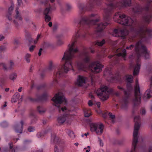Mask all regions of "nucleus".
<instances>
[{
  "instance_id": "nucleus-41",
  "label": "nucleus",
  "mask_w": 152,
  "mask_h": 152,
  "mask_svg": "<svg viewBox=\"0 0 152 152\" xmlns=\"http://www.w3.org/2000/svg\"><path fill=\"white\" fill-rule=\"evenodd\" d=\"M31 55L29 53H27L25 56V60L26 62L28 63H29L30 61V58Z\"/></svg>"
},
{
  "instance_id": "nucleus-34",
  "label": "nucleus",
  "mask_w": 152,
  "mask_h": 152,
  "mask_svg": "<svg viewBox=\"0 0 152 152\" xmlns=\"http://www.w3.org/2000/svg\"><path fill=\"white\" fill-rule=\"evenodd\" d=\"M37 110L39 113L42 114L44 113L45 112L46 110L42 107L39 106L37 107Z\"/></svg>"
},
{
  "instance_id": "nucleus-53",
  "label": "nucleus",
  "mask_w": 152,
  "mask_h": 152,
  "mask_svg": "<svg viewBox=\"0 0 152 152\" xmlns=\"http://www.w3.org/2000/svg\"><path fill=\"white\" fill-rule=\"evenodd\" d=\"M127 80L128 83H132L133 81L132 79L131 78V77H128V78H127Z\"/></svg>"
},
{
  "instance_id": "nucleus-24",
  "label": "nucleus",
  "mask_w": 152,
  "mask_h": 152,
  "mask_svg": "<svg viewBox=\"0 0 152 152\" xmlns=\"http://www.w3.org/2000/svg\"><path fill=\"white\" fill-rule=\"evenodd\" d=\"M107 23H101L97 24V31L98 32H100L104 29L107 25Z\"/></svg>"
},
{
  "instance_id": "nucleus-31",
  "label": "nucleus",
  "mask_w": 152,
  "mask_h": 152,
  "mask_svg": "<svg viewBox=\"0 0 152 152\" xmlns=\"http://www.w3.org/2000/svg\"><path fill=\"white\" fill-rule=\"evenodd\" d=\"M50 130V129L49 128H48L47 130H46L44 132V133H42L41 132H38L37 133V137L38 138L42 137L44 136V134H46L47 133H48Z\"/></svg>"
},
{
  "instance_id": "nucleus-56",
  "label": "nucleus",
  "mask_w": 152,
  "mask_h": 152,
  "mask_svg": "<svg viewBox=\"0 0 152 152\" xmlns=\"http://www.w3.org/2000/svg\"><path fill=\"white\" fill-rule=\"evenodd\" d=\"M150 89L152 90V76L150 78Z\"/></svg>"
},
{
  "instance_id": "nucleus-10",
  "label": "nucleus",
  "mask_w": 152,
  "mask_h": 152,
  "mask_svg": "<svg viewBox=\"0 0 152 152\" xmlns=\"http://www.w3.org/2000/svg\"><path fill=\"white\" fill-rule=\"evenodd\" d=\"M17 5L16 7L15 10V15L14 16V18L17 20H18L19 23H20L22 22V18L20 13L19 11V8L23 4L22 0H17Z\"/></svg>"
},
{
  "instance_id": "nucleus-21",
  "label": "nucleus",
  "mask_w": 152,
  "mask_h": 152,
  "mask_svg": "<svg viewBox=\"0 0 152 152\" xmlns=\"http://www.w3.org/2000/svg\"><path fill=\"white\" fill-rule=\"evenodd\" d=\"M14 6V4H12L11 6L8 9V12L6 15L7 17L10 21L12 20V13Z\"/></svg>"
},
{
  "instance_id": "nucleus-37",
  "label": "nucleus",
  "mask_w": 152,
  "mask_h": 152,
  "mask_svg": "<svg viewBox=\"0 0 152 152\" xmlns=\"http://www.w3.org/2000/svg\"><path fill=\"white\" fill-rule=\"evenodd\" d=\"M105 40L104 39H103L102 41H97L96 42L95 45H97L99 46H101L103 45L105 43Z\"/></svg>"
},
{
  "instance_id": "nucleus-17",
  "label": "nucleus",
  "mask_w": 152,
  "mask_h": 152,
  "mask_svg": "<svg viewBox=\"0 0 152 152\" xmlns=\"http://www.w3.org/2000/svg\"><path fill=\"white\" fill-rule=\"evenodd\" d=\"M51 143L52 144L55 145L54 149V152H57V137L56 133H54L51 134Z\"/></svg>"
},
{
  "instance_id": "nucleus-54",
  "label": "nucleus",
  "mask_w": 152,
  "mask_h": 152,
  "mask_svg": "<svg viewBox=\"0 0 152 152\" xmlns=\"http://www.w3.org/2000/svg\"><path fill=\"white\" fill-rule=\"evenodd\" d=\"M91 115V113L85 112V116L86 117H88Z\"/></svg>"
},
{
  "instance_id": "nucleus-64",
  "label": "nucleus",
  "mask_w": 152,
  "mask_h": 152,
  "mask_svg": "<svg viewBox=\"0 0 152 152\" xmlns=\"http://www.w3.org/2000/svg\"><path fill=\"white\" fill-rule=\"evenodd\" d=\"M145 113L146 111L144 109H142V110L141 114L142 115H144L145 114Z\"/></svg>"
},
{
  "instance_id": "nucleus-16",
  "label": "nucleus",
  "mask_w": 152,
  "mask_h": 152,
  "mask_svg": "<svg viewBox=\"0 0 152 152\" xmlns=\"http://www.w3.org/2000/svg\"><path fill=\"white\" fill-rule=\"evenodd\" d=\"M63 102L66 104L67 101L63 94L61 92H58V104H61Z\"/></svg>"
},
{
  "instance_id": "nucleus-4",
  "label": "nucleus",
  "mask_w": 152,
  "mask_h": 152,
  "mask_svg": "<svg viewBox=\"0 0 152 152\" xmlns=\"http://www.w3.org/2000/svg\"><path fill=\"white\" fill-rule=\"evenodd\" d=\"M56 67L53 64V62L52 61H50L49 63L48 66L45 69L43 70V72L41 74V77L43 78L45 77V72L54 70V72L53 73V82L54 84H56L57 81V72L56 71Z\"/></svg>"
},
{
  "instance_id": "nucleus-11",
  "label": "nucleus",
  "mask_w": 152,
  "mask_h": 152,
  "mask_svg": "<svg viewBox=\"0 0 152 152\" xmlns=\"http://www.w3.org/2000/svg\"><path fill=\"white\" fill-rule=\"evenodd\" d=\"M130 93L129 91H127L126 90L124 91V97L123 98V103L121 106V108L123 109H126L127 108V106L129 102V98L130 95Z\"/></svg>"
},
{
  "instance_id": "nucleus-47",
  "label": "nucleus",
  "mask_w": 152,
  "mask_h": 152,
  "mask_svg": "<svg viewBox=\"0 0 152 152\" xmlns=\"http://www.w3.org/2000/svg\"><path fill=\"white\" fill-rule=\"evenodd\" d=\"M108 115L110 116V118L112 119V122L113 123H114V122L113 119L115 118V115H113L112 113H109Z\"/></svg>"
},
{
  "instance_id": "nucleus-39",
  "label": "nucleus",
  "mask_w": 152,
  "mask_h": 152,
  "mask_svg": "<svg viewBox=\"0 0 152 152\" xmlns=\"http://www.w3.org/2000/svg\"><path fill=\"white\" fill-rule=\"evenodd\" d=\"M88 20V18L86 17H83L81 19L80 23L81 24L87 23V21Z\"/></svg>"
},
{
  "instance_id": "nucleus-52",
  "label": "nucleus",
  "mask_w": 152,
  "mask_h": 152,
  "mask_svg": "<svg viewBox=\"0 0 152 152\" xmlns=\"http://www.w3.org/2000/svg\"><path fill=\"white\" fill-rule=\"evenodd\" d=\"M74 132L72 131H69V135L70 137H72L73 136H75V135H74Z\"/></svg>"
},
{
  "instance_id": "nucleus-44",
  "label": "nucleus",
  "mask_w": 152,
  "mask_h": 152,
  "mask_svg": "<svg viewBox=\"0 0 152 152\" xmlns=\"http://www.w3.org/2000/svg\"><path fill=\"white\" fill-rule=\"evenodd\" d=\"M57 31V25L56 24H54L53 26V29L52 34L53 35Z\"/></svg>"
},
{
  "instance_id": "nucleus-5",
  "label": "nucleus",
  "mask_w": 152,
  "mask_h": 152,
  "mask_svg": "<svg viewBox=\"0 0 152 152\" xmlns=\"http://www.w3.org/2000/svg\"><path fill=\"white\" fill-rule=\"evenodd\" d=\"M112 89H110L106 86H104L98 90L97 92V95L100 96L99 98L102 100H107L109 98V95Z\"/></svg>"
},
{
  "instance_id": "nucleus-7",
  "label": "nucleus",
  "mask_w": 152,
  "mask_h": 152,
  "mask_svg": "<svg viewBox=\"0 0 152 152\" xmlns=\"http://www.w3.org/2000/svg\"><path fill=\"white\" fill-rule=\"evenodd\" d=\"M136 85L134 88V98L133 100V102L135 106H137L141 103V94L137 80H136Z\"/></svg>"
},
{
  "instance_id": "nucleus-29",
  "label": "nucleus",
  "mask_w": 152,
  "mask_h": 152,
  "mask_svg": "<svg viewBox=\"0 0 152 152\" xmlns=\"http://www.w3.org/2000/svg\"><path fill=\"white\" fill-rule=\"evenodd\" d=\"M140 65L138 63L137 61V65L135 67L134 70L133 75H136L138 74L140 69Z\"/></svg>"
},
{
  "instance_id": "nucleus-58",
  "label": "nucleus",
  "mask_w": 152,
  "mask_h": 152,
  "mask_svg": "<svg viewBox=\"0 0 152 152\" xmlns=\"http://www.w3.org/2000/svg\"><path fill=\"white\" fill-rule=\"evenodd\" d=\"M13 22L14 23L16 27H18L19 24V23H18L16 21V20H14L13 21Z\"/></svg>"
},
{
  "instance_id": "nucleus-51",
  "label": "nucleus",
  "mask_w": 152,
  "mask_h": 152,
  "mask_svg": "<svg viewBox=\"0 0 152 152\" xmlns=\"http://www.w3.org/2000/svg\"><path fill=\"white\" fill-rule=\"evenodd\" d=\"M35 47V45H32L29 48V51L31 52H33L34 50V49Z\"/></svg>"
},
{
  "instance_id": "nucleus-27",
  "label": "nucleus",
  "mask_w": 152,
  "mask_h": 152,
  "mask_svg": "<svg viewBox=\"0 0 152 152\" xmlns=\"http://www.w3.org/2000/svg\"><path fill=\"white\" fill-rule=\"evenodd\" d=\"M141 7L138 4H136L133 8V10L134 12L138 13L141 12L142 11Z\"/></svg>"
},
{
  "instance_id": "nucleus-38",
  "label": "nucleus",
  "mask_w": 152,
  "mask_h": 152,
  "mask_svg": "<svg viewBox=\"0 0 152 152\" xmlns=\"http://www.w3.org/2000/svg\"><path fill=\"white\" fill-rule=\"evenodd\" d=\"M50 43L48 42H44L42 44V45L43 48H47L50 47Z\"/></svg>"
},
{
  "instance_id": "nucleus-35",
  "label": "nucleus",
  "mask_w": 152,
  "mask_h": 152,
  "mask_svg": "<svg viewBox=\"0 0 152 152\" xmlns=\"http://www.w3.org/2000/svg\"><path fill=\"white\" fill-rule=\"evenodd\" d=\"M126 55V51L125 49H124L122 50V53H120L116 55L118 56H122L123 57H125Z\"/></svg>"
},
{
  "instance_id": "nucleus-46",
  "label": "nucleus",
  "mask_w": 152,
  "mask_h": 152,
  "mask_svg": "<svg viewBox=\"0 0 152 152\" xmlns=\"http://www.w3.org/2000/svg\"><path fill=\"white\" fill-rule=\"evenodd\" d=\"M77 66L79 69H83L84 67V65L81 63H79L77 64Z\"/></svg>"
},
{
  "instance_id": "nucleus-50",
  "label": "nucleus",
  "mask_w": 152,
  "mask_h": 152,
  "mask_svg": "<svg viewBox=\"0 0 152 152\" xmlns=\"http://www.w3.org/2000/svg\"><path fill=\"white\" fill-rule=\"evenodd\" d=\"M90 58V57L88 56H87L84 59V61L86 62H88L89 61Z\"/></svg>"
},
{
  "instance_id": "nucleus-13",
  "label": "nucleus",
  "mask_w": 152,
  "mask_h": 152,
  "mask_svg": "<svg viewBox=\"0 0 152 152\" xmlns=\"http://www.w3.org/2000/svg\"><path fill=\"white\" fill-rule=\"evenodd\" d=\"M103 66L101 64L96 63L91 64L90 66L92 71L95 73H98L101 72Z\"/></svg>"
},
{
  "instance_id": "nucleus-57",
  "label": "nucleus",
  "mask_w": 152,
  "mask_h": 152,
  "mask_svg": "<svg viewBox=\"0 0 152 152\" xmlns=\"http://www.w3.org/2000/svg\"><path fill=\"white\" fill-rule=\"evenodd\" d=\"M14 43L15 44L18 45L19 43V40L17 39H15L14 40Z\"/></svg>"
},
{
  "instance_id": "nucleus-9",
  "label": "nucleus",
  "mask_w": 152,
  "mask_h": 152,
  "mask_svg": "<svg viewBox=\"0 0 152 152\" xmlns=\"http://www.w3.org/2000/svg\"><path fill=\"white\" fill-rule=\"evenodd\" d=\"M36 96L37 98H36L29 96L28 97V99L32 102L46 101L48 100V96L46 93H45L40 96H38L36 95Z\"/></svg>"
},
{
  "instance_id": "nucleus-59",
  "label": "nucleus",
  "mask_w": 152,
  "mask_h": 152,
  "mask_svg": "<svg viewBox=\"0 0 152 152\" xmlns=\"http://www.w3.org/2000/svg\"><path fill=\"white\" fill-rule=\"evenodd\" d=\"M145 96L148 99L150 98L151 97L150 94L148 93L145 94Z\"/></svg>"
},
{
  "instance_id": "nucleus-6",
  "label": "nucleus",
  "mask_w": 152,
  "mask_h": 152,
  "mask_svg": "<svg viewBox=\"0 0 152 152\" xmlns=\"http://www.w3.org/2000/svg\"><path fill=\"white\" fill-rule=\"evenodd\" d=\"M55 0H45L43 4L46 6L47 7L44 10L43 14L45 16V18L46 22H48L50 21L51 18L49 15L50 9L51 8L50 4V2L53 3Z\"/></svg>"
},
{
  "instance_id": "nucleus-1",
  "label": "nucleus",
  "mask_w": 152,
  "mask_h": 152,
  "mask_svg": "<svg viewBox=\"0 0 152 152\" xmlns=\"http://www.w3.org/2000/svg\"><path fill=\"white\" fill-rule=\"evenodd\" d=\"M69 50L66 51L62 58L65 60V64L59 69L58 74L59 77H61L64 76V73H67L69 71L70 67H72V60L74 57V54L78 51L77 48H75V42H73L68 45Z\"/></svg>"
},
{
  "instance_id": "nucleus-14",
  "label": "nucleus",
  "mask_w": 152,
  "mask_h": 152,
  "mask_svg": "<svg viewBox=\"0 0 152 152\" xmlns=\"http://www.w3.org/2000/svg\"><path fill=\"white\" fill-rule=\"evenodd\" d=\"M40 37V34H38L37 37V40H33V39L31 38V33L28 31H25V37L26 39L28 41L30 44L33 43V42L34 44H36L37 43V41Z\"/></svg>"
},
{
  "instance_id": "nucleus-36",
  "label": "nucleus",
  "mask_w": 152,
  "mask_h": 152,
  "mask_svg": "<svg viewBox=\"0 0 152 152\" xmlns=\"http://www.w3.org/2000/svg\"><path fill=\"white\" fill-rule=\"evenodd\" d=\"M17 77V74L15 73H13L10 75V79L12 80H15Z\"/></svg>"
},
{
  "instance_id": "nucleus-30",
  "label": "nucleus",
  "mask_w": 152,
  "mask_h": 152,
  "mask_svg": "<svg viewBox=\"0 0 152 152\" xmlns=\"http://www.w3.org/2000/svg\"><path fill=\"white\" fill-rule=\"evenodd\" d=\"M122 4L124 6H130L131 4V0H123Z\"/></svg>"
},
{
  "instance_id": "nucleus-15",
  "label": "nucleus",
  "mask_w": 152,
  "mask_h": 152,
  "mask_svg": "<svg viewBox=\"0 0 152 152\" xmlns=\"http://www.w3.org/2000/svg\"><path fill=\"white\" fill-rule=\"evenodd\" d=\"M107 7L104 10L105 13L104 18L105 20L108 19V16L110 15V13L111 11L114 8V6L112 4H110L107 5Z\"/></svg>"
},
{
  "instance_id": "nucleus-40",
  "label": "nucleus",
  "mask_w": 152,
  "mask_h": 152,
  "mask_svg": "<svg viewBox=\"0 0 152 152\" xmlns=\"http://www.w3.org/2000/svg\"><path fill=\"white\" fill-rule=\"evenodd\" d=\"M10 152H15V147L13 146L12 143H9Z\"/></svg>"
},
{
  "instance_id": "nucleus-63",
  "label": "nucleus",
  "mask_w": 152,
  "mask_h": 152,
  "mask_svg": "<svg viewBox=\"0 0 152 152\" xmlns=\"http://www.w3.org/2000/svg\"><path fill=\"white\" fill-rule=\"evenodd\" d=\"M31 141L30 140H25L24 141V144H26L31 142Z\"/></svg>"
},
{
  "instance_id": "nucleus-45",
  "label": "nucleus",
  "mask_w": 152,
  "mask_h": 152,
  "mask_svg": "<svg viewBox=\"0 0 152 152\" xmlns=\"http://www.w3.org/2000/svg\"><path fill=\"white\" fill-rule=\"evenodd\" d=\"M1 126L3 127H5L8 126V123L6 121H4L0 123Z\"/></svg>"
},
{
  "instance_id": "nucleus-55",
  "label": "nucleus",
  "mask_w": 152,
  "mask_h": 152,
  "mask_svg": "<svg viewBox=\"0 0 152 152\" xmlns=\"http://www.w3.org/2000/svg\"><path fill=\"white\" fill-rule=\"evenodd\" d=\"M63 43V41L60 39L58 40V45H61Z\"/></svg>"
},
{
  "instance_id": "nucleus-18",
  "label": "nucleus",
  "mask_w": 152,
  "mask_h": 152,
  "mask_svg": "<svg viewBox=\"0 0 152 152\" xmlns=\"http://www.w3.org/2000/svg\"><path fill=\"white\" fill-rule=\"evenodd\" d=\"M23 121H21L20 122V124L16 125L14 126L15 132L17 133H22L23 131Z\"/></svg>"
},
{
  "instance_id": "nucleus-62",
  "label": "nucleus",
  "mask_w": 152,
  "mask_h": 152,
  "mask_svg": "<svg viewBox=\"0 0 152 152\" xmlns=\"http://www.w3.org/2000/svg\"><path fill=\"white\" fill-rule=\"evenodd\" d=\"M117 88L118 89L122 90L123 91H124V90H125L121 86H117Z\"/></svg>"
},
{
  "instance_id": "nucleus-23",
  "label": "nucleus",
  "mask_w": 152,
  "mask_h": 152,
  "mask_svg": "<svg viewBox=\"0 0 152 152\" xmlns=\"http://www.w3.org/2000/svg\"><path fill=\"white\" fill-rule=\"evenodd\" d=\"M133 137L132 146L134 148V150H132L131 152H134V150L136 148V145L138 142V136H133Z\"/></svg>"
},
{
  "instance_id": "nucleus-26",
  "label": "nucleus",
  "mask_w": 152,
  "mask_h": 152,
  "mask_svg": "<svg viewBox=\"0 0 152 152\" xmlns=\"http://www.w3.org/2000/svg\"><path fill=\"white\" fill-rule=\"evenodd\" d=\"M20 97V94L18 92L15 93L12 97L11 99L12 103L16 102L19 99Z\"/></svg>"
},
{
  "instance_id": "nucleus-28",
  "label": "nucleus",
  "mask_w": 152,
  "mask_h": 152,
  "mask_svg": "<svg viewBox=\"0 0 152 152\" xmlns=\"http://www.w3.org/2000/svg\"><path fill=\"white\" fill-rule=\"evenodd\" d=\"M66 117L65 115H63L59 117L58 120V122L59 125L62 124L66 120Z\"/></svg>"
},
{
  "instance_id": "nucleus-12",
  "label": "nucleus",
  "mask_w": 152,
  "mask_h": 152,
  "mask_svg": "<svg viewBox=\"0 0 152 152\" xmlns=\"http://www.w3.org/2000/svg\"><path fill=\"white\" fill-rule=\"evenodd\" d=\"M128 34V31L126 29L121 30L120 29H115L113 32L112 35L115 37L125 36Z\"/></svg>"
},
{
  "instance_id": "nucleus-33",
  "label": "nucleus",
  "mask_w": 152,
  "mask_h": 152,
  "mask_svg": "<svg viewBox=\"0 0 152 152\" xmlns=\"http://www.w3.org/2000/svg\"><path fill=\"white\" fill-rule=\"evenodd\" d=\"M152 16L150 15H147L143 17V19L146 22L149 23L151 21Z\"/></svg>"
},
{
  "instance_id": "nucleus-8",
  "label": "nucleus",
  "mask_w": 152,
  "mask_h": 152,
  "mask_svg": "<svg viewBox=\"0 0 152 152\" xmlns=\"http://www.w3.org/2000/svg\"><path fill=\"white\" fill-rule=\"evenodd\" d=\"M90 130L95 132L98 135H101L102 133L104 125L102 124H99L97 123H92L90 124Z\"/></svg>"
},
{
  "instance_id": "nucleus-25",
  "label": "nucleus",
  "mask_w": 152,
  "mask_h": 152,
  "mask_svg": "<svg viewBox=\"0 0 152 152\" xmlns=\"http://www.w3.org/2000/svg\"><path fill=\"white\" fill-rule=\"evenodd\" d=\"M14 63L12 62V61H10V66L9 68L7 67L6 64L3 63H0V66H2L4 70H7L9 69H11L12 68L13 66H14Z\"/></svg>"
},
{
  "instance_id": "nucleus-3",
  "label": "nucleus",
  "mask_w": 152,
  "mask_h": 152,
  "mask_svg": "<svg viewBox=\"0 0 152 152\" xmlns=\"http://www.w3.org/2000/svg\"><path fill=\"white\" fill-rule=\"evenodd\" d=\"M115 18L118 19L115 21L118 23L124 26H131L133 22V20L130 17L126 16L124 14L122 15L120 13L115 14Z\"/></svg>"
},
{
  "instance_id": "nucleus-48",
  "label": "nucleus",
  "mask_w": 152,
  "mask_h": 152,
  "mask_svg": "<svg viewBox=\"0 0 152 152\" xmlns=\"http://www.w3.org/2000/svg\"><path fill=\"white\" fill-rule=\"evenodd\" d=\"M28 130L30 132H33L35 130V129L34 127L29 126L28 128Z\"/></svg>"
},
{
  "instance_id": "nucleus-19",
  "label": "nucleus",
  "mask_w": 152,
  "mask_h": 152,
  "mask_svg": "<svg viewBox=\"0 0 152 152\" xmlns=\"http://www.w3.org/2000/svg\"><path fill=\"white\" fill-rule=\"evenodd\" d=\"M86 78L80 76H79V78L77 80L76 84L79 86H82L86 83Z\"/></svg>"
},
{
  "instance_id": "nucleus-49",
  "label": "nucleus",
  "mask_w": 152,
  "mask_h": 152,
  "mask_svg": "<svg viewBox=\"0 0 152 152\" xmlns=\"http://www.w3.org/2000/svg\"><path fill=\"white\" fill-rule=\"evenodd\" d=\"M134 47V45H130L129 46H127L126 48V49L127 50H132L133 48Z\"/></svg>"
},
{
  "instance_id": "nucleus-61",
  "label": "nucleus",
  "mask_w": 152,
  "mask_h": 152,
  "mask_svg": "<svg viewBox=\"0 0 152 152\" xmlns=\"http://www.w3.org/2000/svg\"><path fill=\"white\" fill-rule=\"evenodd\" d=\"M4 36L2 34H0V41H2L4 39Z\"/></svg>"
},
{
  "instance_id": "nucleus-22",
  "label": "nucleus",
  "mask_w": 152,
  "mask_h": 152,
  "mask_svg": "<svg viewBox=\"0 0 152 152\" xmlns=\"http://www.w3.org/2000/svg\"><path fill=\"white\" fill-rule=\"evenodd\" d=\"M151 31L146 28H141L138 33L140 34V36L141 37H145V35H146V32H150Z\"/></svg>"
},
{
  "instance_id": "nucleus-32",
  "label": "nucleus",
  "mask_w": 152,
  "mask_h": 152,
  "mask_svg": "<svg viewBox=\"0 0 152 152\" xmlns=\"http://www.w3.org/2000/svg\"><path fill=\"white\" fill-rule=\"evenodd\" d=\"M51 100L53 102V105L56 107H57V93L55 94L54 97L51 99Z\"/></svg>"
},
{
  "instance_id": "nucleus-2",
  "label": "nucleus",
  "mask_w": 152,
  "mask_h": 152,
  "mask_svg": "<svg viewBox=\"0 0 152 152\" xmlns=\"http://www.w3.org/2000/svg\"><path fill=\"white\" fill-rule=\"evenodd\" d=\"M134 51L137 57L139 58L142 55L145 59L150 58V51L141 41L137 42L134 46Z\"/></svg>"
},
{
  "instance_id": "nucleus-43",
  "label": "nucleus",
  "mask_w": 152,
  "mask_h": 152,
  "mask_svg": "<svg viewBox=\"0 0 152 152\" xmlns=\"http://www.w3.org/2000/svg\"><path fill=\"white\" fill-rule=\"evenodd\" d=\"M6 48V46L5 45H1L0 46V52L1 53L2 55V52L5 51Z\"/></svg>"
},
{
  "instance_id": "nucleus-60",
  "label": "nucleus",
  "mask_w": 152,
  "mask_h": 152,
  "mask_svg": "<svg viewBox=\"0 0 152 152\" xmlns=\"http://www.w3.org/2000/svg\"><path fill=\"white\" fill-rule=\"evenodd\" d=\"M45 85H43L42 86H38L37 87V89L38 90L41 89L42 88V87H45Z\"/></svg>"
},
{
  "instance_id": "nucleus-20",
  "label": "nucleus",
  "mask_w": 152,
  "mask_h": 152,
  "mask_svg": "<svg viewBox=\"0 0 152 152\" xmlns=\"http://www.w3.org/2000/svg\"><path fill=\"white\" fill-rule=\"evenodd\" d=\"M35 111L31 109L30 112V116L31 118V124L35 123L37 120V116L35 114Z\"/></svg>"
},
{
  "instance_id": "nucleus-42",
  "label": "nucleus",
  "mask_w": 152,
  "mask_h": 152,
  "mask_svg": "<svg viewBox=\"0 0 152 152\" xmlns=\"http://www.w3.org/2000/svg\"><path fill=\"white\" fill-rule=\"evenodd\" d=\"M127 90H126L127 91H129L130 93V91L132 89V87L131 84L130 83H128L126 85Z\"/></svg>"
}]
</instances>
